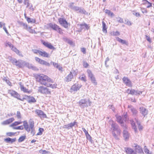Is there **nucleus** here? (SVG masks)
Here are the masks:
<instances>
[{"label":"nucleus","instance_id":"obj_1","mask_svg":"<svg viewBox=\"0 0 154 154\" xmlns=\"http://www.w3.org/2000/svg\"><path fill=\"white\" fill-rule=\"evenodd\" d=\"M37 79L42 85H45L47 82H52V80L46 75L41 74L38 75Z\"/></svg>","mask_w":154,"mask_h":154},{"label":"nucleus","instance_id":"obj_2","mask_svg":"<svg viewBox=\"0 0 154 154\" xmlns=\"http://www.w3.org/2000/svg\"><path fill=\"white\" fill-rule=\"evenodd\" d=\"M111 129L112 131V134L114 138L116 140H119V136L121 134V131L119 128L118 126H112Z\"/></svg>","mask_w":154,"mask_h":154},{"label":"nucleus","instance_id":"obj_3","mask_svg":"<svg viewBox=\"0 0 154 154\" xmlns=\"http://www.w3.org/2000/svg\"><path fill=\"white\" fill-rule=\"evenodd\" d=\"M79 104L81 108H84L85 107L90 106L91 104V102L88 99H83L79 101Z\"/></svg>","mask_w":154,"mask_h":154},{"label":"nucleus","instance_id":"obj_4","mask_svg":"<svg viewBox=\"0 0 154 154\" xmlns=\"http://www.w3.org/2000/svg\"><path fill=\"white\" fill-rule=\"evenodd\" d=\"M116 117L117 122L121 124L123 123L124 121H126L128 119V116L127 112L124 113L122 117L117 115H116Z\"/></svg>","mask_w":154,"mask_h":154},{"label":"nucleus","instance_id":"obj_5","mask_svg":"<svg viewBox=\"0 0 154 154\" xmlns=\"http://www.w3.org/2000/svg\"><path fill=\"white\" fill-rule=\"evenodd\" d=\"M48 26L50 28L57 31L60 34H62L63 33L62 30L57 25L54 23H50L48 24Z\"/></svg>","mask_w":154,"mask_h":154},{"label":"nucleus","instance_id":"obj_6","mask_svg":"<svg viewBox=\"0 0 154 154\" xmlns=\"http://www.w3.org/2000/svg\"><path fill=\"white\" fill-rule=\"evenodd\" d=\"M11 62L13 64L20 68H22L23 65L25 63L22 60H17L15 59H12Z\"/></svg>","mask_w":154,"mask_h":154},{"label":"nucleus","instance_id":"obj_7","mask_svg":"<svg viewBox=\"0 0 154 154\" xmlns=\"http://www.w3.org/2000/svg\"><path fill=\"white\" fill-rule=\"evenodd\" d=\"M38 90L39 92L42 94L46 95L51 94V92L45 87L40 86L38 87Z\"/></svg>","mask_w":154,"mask_h":154},{"label":"nucleus","instance_id":"obj_8","mask_svg":"<svg viewBox=\"0 0 154 154\" xmlns=\"http://www.w3.org/2000/svg\"><path fill=\"white\" fill-rule=\"evenodd\" d=\"M126 92L129 94H131L132 95L135 94L137 95L142 94V91L139 90L136 91L132 89H128L126 91Z\"/></svg>","mask_w":154,"mask_h":154},{"label":"nucleus","instance_id":"obj_9","mask_svg":"<svg viewBox=\"0 0 154 154\" xmlns=\"http://www.w3.org/2000/svg\"><path fill=\"white\" fill-rule=\"evenodd\" d=\"M87 72L88 74L89 77L91 79L92 82L94 85H96L97 84V82H96L94 76L91 71L90 69H88Z\"/></svg>","mask_w":154,"mask_h":154},{"label":"nucleus","instance_id":"obj_10","mask_svg":"<svg viewBox=\"0 0 154 154\" xmlns=\"http://www.w3.org/2000/svg\"><path fill=\"white\" fill-rule=\"evenodd\" d=\"M58 22L64 28H67L68 27L69 23L65 19L60 18L58 19Z\"/></svg>","mask_w":154,"mask_h":154},{"label":"nucleus","instance_id":"obj_11","mask_svg":"<svg viewBox=\"0 0 154 154\" xmlns=\"http://www.w3.org/2000/svg\"><path fill=\"white\" fill-rule=\"evenodd\" d=\"M81 87V85L79 84H75L72 85L70 90V91L71 93L76 91L79 89Z\"/></svg>","mask_w":154,"mask_h":154},{"label":"nucleus","instance_id":"obj_12","mask_svg":"<svg viewBox=\"0 0 154 154\" xmlns=\"http://www.w3.org/2000/svg\"><path fill=\"white\" fill-rule=\"evenodd\" d=\"M124 83L127 86L131 87L132 86V83L130 80L128 78L124 77L122 79Z\"/></svg>","mask_w":154,"mask_h":154},{"label":"nucleus","instance_id":"obj_13","mask_svg":"<svg viewBox=\"0 0 154 154\" xmlns=\"http://www.w3.org/2000/svg\"><path fill=\"white\" fill-rule=\"evenodd\" d=\"M8 93L9 94L11 95L12 96L17 98L18 99L20 100L19 98V97H20V95L15 91L9 90L8 91Z\"/></svg>","mask_w":154,"mask_h":154},{"label":"nucleus","instance_id":"obj_14","mask_svg":"<svg viewBox=\"0 0 154 154\" xmlns=\"http://www.w3.org/2000/svg\"><path fill=\"white\" fill-rule=\"evenodd\" d=\"M35 112L42 119L46 118V115L41 110L37 109L35 111Z\"/></svg>","mask_w":154,"mask_h":154},{"label":"nucleus","instance_id":"obj_15","mask_svg":"<svg viewBox=\"0 0 154 154\" xmlns=\"http://www.w3.org/2000/svg\"><path fill=\"white\" fill-rule=\"evenodd\" d=\"M123 134L125 140L126 141L128 140L130 137V135L127 130H126V129L123 130Z\"/></svg>","mask_w":154,"mask_h":154},{"label":"nucleus","instance_id":"obj_16","mask_svg":"<svg viewBox=\"0 0 154 154\" xmlns=\"http://www.w3.org/2000/svg\"><path fill=\"white\" fill-rule=\"evenodd\" d=\"M42 43L43 44L45 47H47L50 49H53L54 50L56 49V48L54 47L50 43H48L47 42H45V41H42Z\"/></svg>","mask_w":154,"mask_h":154},{"label":"nucleus","instance_id":"obj_17","mask_svg":"<svg viewBox=\"0 0 154 154\" xmlns=\"http://www.w3.org/2000/svg\"><path fill=\"white\" fill-rule=\"evenodd\" d=\"M124 150L127 154H135V152L133 149L130 147H125Z\"/></svg>","mask_w":154,"mask_h":154},{"label":"nucleus","instance_id":"obj_18","mask_svg":"<svg viewBox=\"0 0 154 154\" xmlns=\"http://www.w3.org/2000/svg\"><path fill=\"white\" fill-rule=\"evenodd\" d=\"M140 110L141 113L144 116L147 115L148 113V110L144 107H140Z\"/></svg>","mask_w":154,"mask_h":154},{"label":"nucleus","instance_id":"obj_19","mask_svg":"<svg viewBox=\"0 0 154 154\" xmlns=\"http://www.w3.org/2000/svg\"><path fill=\"white\" fill-rule=\"evenodd\" d=\"M19 84L20 85V88L21 90L22 91H23V92L25 93H27L28 94H30L31 93V91L29 90L28 89L24 87L23 85H21V82H20Z\"/></svg>","mask_w":154,"mask_h":154},{"label":"nucleus","instance_id":"obj_20","mask_svg":"<svg viewBox=\"0 0 154 154\" xmlns=\"http://www.w3.org/2000/svg\"><path fill=\"white\" fill-rule=\"evenodd\" d=\"M73 78V75L71 72L65 78L64 80L66 82H69L71 81L72 79Z\"/></svg>","mask_w":154,"mask_h":154},{"label":"nucleus","instance_id":"obj_21","mask_svg":"<svg viewBox=\"0 0 154 154\" xmlns=\"http://www.w3.org/2000/svg\"><path fill=\"white\" fill-rule=\"evenodd\" d=\"M14 120V118H11L3 122L2 123V124L3 125L9 124L13 122Z\"/></svg>","mask_w":154,"mask_h":154},{"label":"nucleus","instance_id":"obj_22","mask_svg":"<svg viewBox=\"0 0 154 154\" xmlns=\"http://www.w3.org/2000/svg\"><path fill=\"white\" fill-rule=\"evenodd\" d=\"M130 123L131 125H135L136 123L137 125H140V122L138 119L136 118H134V121L131 120L130 121Z\"/></svg>","mask_w":154,"mask_h":154},{"label":"nucleus","instance_id":"obj_23","mask_svg":"<svg viewBox=\"0 0 154 154\" xmlns=\"http://www.w3.org/2000/svg\"><path fill=\"white\" fill-rule=\"evenodd\" d=\"M72 10L75 11H77L81 13H84L85 11L84 10L80 8L77 6H75Z\"/></svg>","mask_w":154,"mask_h":154},{"label":"nucleus","instance_id":"obj_24","mask_svg":"<svg viewBox=\"0 0 154 154\" xmlns=\"http://www.w3.org/2000/svg\"><path fill=\"white\" fill-rule=\"evenodd\" d=\"M4 140L6 143H13L16 140V138L11 139L9 137H8L6 138Z\"/></svg>","mask_w":154,"mask_h":154},{"label":"nucleus","instance_id":"obj_25","mask_svg":"<svg viewBox=\"0 0 154 154\" xmlns=\"http://www.w3.org/2000/svg\"><path fill=\"white\" fill-rule=\"evenodd\" d=\"M128 107L130 108L133 115H136L137 114L138 112L137 110L131 106H128Z\"/></svg>","mask_w":154,"mask_h":154},{"label":"nucleus","instance_id":"obj_26","mask_svg":"<svg viewBox=\"0 0 154 154\" xmlns=\"http://www.w3.org/2000/svg\"><path fill=\"white\" fill-rule=\"evenodd\" d=\"M27 101L28 103H35L36 102V100L33 97L30 96H27Z\"/></svg>","mask_w":154,"mask_h":154},{"label":"nucleus","instance_id":"obj_27","mask_svg":"<svg viewBox=\"0 0 154 154\" xmlns=\"http://www.w3.org/2000/svg\"><path fill=\"white\" fill-rule=\"evenodd\" d=\"M135 151L136 152L141 153L142 152V149L141 148L137 145H136L135 146Z\"/></svg>","mask_w":154,"mask_h":154},{"label":"nucleus","instance_id":"obj_28","mask_svg":"<svg viewBox=\"0 0 154 154\" xmlns=\"http://www.w3.org/2000/svg\"><path fill=\"white\" fill-rule=\"evenodd\" d=\"M83 26H84L86 29L87 30L89 29L90 27L88 26V25L87 24L85 23H84L80 25V28L81 29V30H82L83 29V27H82Z\"/></svg>","mask_w":154,"mask_h":154},{"label":"nucleus","instance_id":"obj_29","mask_svg":"<svg viewBox=\"0 0 154 154\" xmlns=\"http://www.w3.org/2000/svg\"><path fill=\"white\" fill-rule=\"evenodd\" d=\"M105 12L106 14H107L109 16H110L111 17L114 16V14L113 13L109 10L106 9L105 10Z\"/></svg>","mask_w":154,"mask_h":154},{"label":"nucleus","instance_id":"obj_30","mask_svg":"<svg viewBox=\"0 0 154 154\" xmlns=\"http://www.w3.org/2000/svg\"><path fill=\"white\" fill-rule=\"evenodd\" d=\"M40 55L45 57H49V54L45 51H41Z\"/></svg>","mask_w":154,"mask_h":154},{"label":"nucleus","instance_id":"obj_31","mask_svg":"<svg viewBox=\"0 0 154 154\" xmlns=\"http://www.w3.org/2000/svg\"><path fill=\"white\" fill-rule=\"evenodd\" d=\"M26 20L28 23H34L35 22V20L34 19L28 17H26Z\"/></svg>","mask_w":154,"mask_h":154},{"label":"nucleus","instance_id":"obj_32","mask_svg":"<svg viewBox=\"0 0 154 154\" xmlns=\"http://www.w3.org/2000/svg\"><path fill=\"white\" fill-rule=\"evenodd\" d=\"M102 26H103V32L106 33L107 32V28L106 27V25L105 23L103 21H102Z\"/></svg>","mask_w":154,"mask_h":154},{"label":"nucleus","instance_id":"obj_33","mask_svg":"<svg viewBox=\"0 0 154 154\" xmlns=\"http://www.w3.org/2000/svg\"><path fill=\"white\" fill-rule=\"evenodd\" d=\"M116 39L117 41L123 44H126V42L124 40H122L118 37H117Z\"/></svg>","mask_w":154,"mask_h":154},{"label":"nucleus","instance_id":"obj_34","mask_svg":"<svg viewBox=\"0 0 154 154\" xmlns=\"http://www.w3.org/2000/svg\"><path fill=\"white\" fill-rule=\"evenodd\" d=\"M13 129L22 130L23 128V126H19L17 127H14L15 126H11Z\"/></svg>","mask_w":154,"mask_h":154},{"label":"nucleus","instance_id":"obj_35","mask_svg":"<svg viewBox=\"0 0 154 154\" xmlns=\"http://www.w3.org/2000/svg\"><path fill=\"white\" fill-rule=\"evenodd\" d=\"M5 45L6 46H9L11 48L13 47V45L9 42L6 41L5 43Z\"/></svg>","mask_w":154,"mask_h":154},{"label":"nucleus","instance_id":"obj_36","mask_svg":"<svg viewBox=\"0 0 154 154\" xmlns=\"http://www.w3.org/2000/svg\"><path fill=\"white\" fill-rule=\"evenodd\" d=\"M41 64L45 65L46 66H49L50 64L49 63H48L46 61L42 60Z\"/></svg>","mask_w":154,"mask_h":154},{"label":"nucleus","instance_id":"obj_37","mask_svg":"<svg viewBox=\"0 0 154 154\" xmlns=\"http://www.w3.org/2000/svg\"><path fill=\"white\" fill-rule=\"evenodd\" d=\"M20 24L22 26H23L25 29H27L28 26L26 24L23 22H20Z\"/></svg>","mask_w":154,"mask_h":154},{"label":"nucleus","instance_id":"obj_38","mask_svg":"<svg viewBox=\"0 0 154 154\" xmlns=\"http://www.w3.org/2000/svg\"><path fill=\"white\" fill-rule=\"evenodd\" d=\"M27 66L29 68L31 69L34 70H35L37 69L36 67L34 66L31 64H29L28 63L27 64Z\"/></svg>","mask_w":154,"mask_h":154},{"label":"nucleus","instance_id":"obj_39","mask_svg":"<svg viewBox=\"0 0 154 154\" xmlns=\"http://www.w3.org/2000/svg\"><path fill=\"white\" fill-rule=\"evenodd\" d=\"M32 51L35 54H39V55L40 54V52H41V51L35 49H32Z\"/></svg>","mask_w":154,"mask_h":154},{"label":"nucleus","instance_id":"obj_40","mask_svg":"<svg viewBox=\"0 0 154 154\" xmlns=\"http://www.w3.org/2000/svg\"><path fill=\"white\" fill-rule=\"evenodd\" d=\"M11 49L14 51L17 54H19L20 53L19 51L15 47H14V46L11 48Z\"/></svg>","mask_w":154,"mask_h":154},{"label":"nucleus","instance_id":"obj_41","mask_svg":"<svg viewBox=\"0 0 154 154\" xmlns=\"http://www.w3.org/2000/svg\"><path fill=\"white\" fill-rule=\"evenodd\" d=\"M79 79L81 80L84 81V82H86V81L85 76L84 75H81L79 77Z\"/></svg>","mask_w":154,"mask_h":154},{"label":"nucleus","instance_id":"obj_42","mask_svg":"<svg viewBox=\"0 0 154 154\" xmlns=\"http://www.w3.org/2000/svg\"><path fill=\"white\" fill-rule=\"evenodd\" d=\"M25 129L27 131L29 132L30 130L31 131V127L32 126H24Z\"/></svg>","mask_w":154,"mask_h":154},{"label":"nucleus","instance_id":"obj_43","mask_svg":"<svg viewBox=\"0 0 154 154\" xmlns=\"http://www.w3.org/2000/svg\"><path fill=\"white\" fill-rule=\"evenodd\" d=\"M24 4L26 5V8H28L30 5V3H29L28 0H24Z\"/></svg>","mask_w":154,"mask_h":154},{"label":"nucleus","instance_id":"obj_44","mask_svg":"<svg viewBox=\"0 0 154 154\" xmlns=\"http://www.w3.org/2000/svg\"><path fill=\"white\" fill-rule=\"evenodd\" d=\"M39 132L37 134V135H41L44 131V129L42 128H40L38 130Z\"/></svg>","mask_w":154,"mask_h":154},{"label":"nucleus","instance_id":"obj_45","mask_svg":"<svg viewBox=\"0 0 154 154\" xmlns=\"http://www.w3.org/2000/svg\"><path fill=\"white\" fill-rule=\"evenodd\" d=\"M26 137L24 136H22L19 139L18 141L19 142H21L23 141L25 139Z\"/></svg>","mask_w":154,"mask_h":154},{"label":"nucleus","instance_id":"obj_46","mask_svg":"<svg viewBox=\"0 0 154 154\" xmlns=\"http://www.w3.org/2000/svg\"><path fill=\"white\" fill-rule=\"evenodd\" d=\"M111 34L113 35L118 36L120 35V33L118 31L113 32H111Z\"/></svg>","mask_w":154,"mask_h":154},{"label":"nucleus","instance_id":"obj_47","mask_svg":"<svg viewBox=\"0 0 154 154\" xmlns=\"http://www.w3.org/2000/svg\"><path fill=\"white\" fill-rule=\"evenodd\" d=\"M39 152L42 154H45L48 153V152L45 150L41 149L39 151Z\"/></svg>","mask_w":154,"mask_h":154},{"label":"nucleus","instance_id":"obj_48","mask_svg":"<svg viewBox=\"0 0 154 154\" xmlns=\"http://www.w3.org/2000/svg\"><path fill=\"white\" fill-rule=\"evenodd\" d=\"M53 66L55 67H56L58 69L60 70V66L58 65V63H55L54 62L53 63Z\"/></svg>","mask_w":154,"mask_h":154},{"label":"nucleus","instance_id":"obj_49","mask_svg":"<svg viewBox=\"0 0 154 154\" xmlns=\"http://www.w3.org/2000/svg\"><path fill=\"white\" fill-rule=\"evenodd\" d=\"M74 3L73 2L70 3L69 4V7L70 8L73 9V8H74V7L75 6L74 5Z\"/></svg>","mask_w":154,"mask_h":154},{"label":"nucleus","instance_id":"obj_50","mask_svg":"<svg viewBox=\"0 0 154 154\" xmlns=\"http://www.w3.org/2000/svg\"><path fill=\"white\" fill-rule=\"evenodd\" d=\"M22 122H15L14 123H13L11 125H18L21 124Z\"/></svg>","mask_w":154,"mask_h":154},{"label":"nucleus","instance_id":"obj_51","mask_svg":"<svg viewBox=\"0 0 154 154\" xmlns=\"http://www.w3.org/2000/svg\"><path fill=\"white\" fill-rule=\"evenodd\" d=\"M15 133L13 132H8L6 133V134L8 136H11L14 135Z\"/></svg>","mask_w":154,"mask_h":154},{"label":"nucleus","instance_id":"obj_52","mask_svg":"<svg viewBox=\"0 0 154 154\" xmlns=\"http://www.w3.org/2000/svg\"><path fill=\"white\" fill-rule=\"evenodd\" d=\"M144 151L146 154H152L151 152H150L149 150L147 148L145 149Z\"/></svg>","mask_w":154,"mask_h":154},{"label":"nucleus","instance_id":"obj_53","mask_svg":"<svg viewBox=\"0 0 154 154\" xmlns=\"http://www.w3.org/2000/svg\"><path fill=\"white\" fill-rule=\"evenodd\" d=\"M17 116L18 119H20L21 118V114L20 112L17 111Z\"/></svg>","mask_w":154,"mask_h":154},{"label":"nucleus","instance_id":"obj_54","mask_svg":"<svg viewBox=\"0 0 154 154\" xmlns=\"http://www.w3.org/2000/svg\"><path fill=\"white\" fill-rule=\"evenodd\" d=\"M26 29L31 33H33V30L30 27H29L28 28L27 27V29Z\"/></svg>","mask_w":154,"mask_h":154},{"label":"nucleus","instance_id":"obj_55","mask_svg":"<svg viewBox=\"0 0 154 154\" xmlns=\"http://www.w3.org/2000/svg\"><path fill=\"white\" fill-rule=\"evenodd\" d=\"M29 125H34V123L32 120L30 119L29 121Z\"/></svg>","mask_w":154,"mask_h":154},{"label":"nucleus","instance_id":"obj_56","mask_svg":"<svg viewBox=\"0 0 154 154\" xmlns=\"http://www.w3.org/2000/svg\"><path fill=\"white\" fill-rule=\"evenodd\" d=\"M83 66L85 68H87L88 66V64L86 62H84L83 63Z\"/></svg>","mask_w":154,"mask_h":154},{"label":"nucleus","instance_id":"obj_57","mask_svg":"<svg viewBox=\"0 0 154 154\" xmlns=\"http://www.w3.org/2000/svg\"><path fill=\"white\" fill-rule=\"evenodd\" d=\"M81 51L84 54H85L86 53V49L84 48H81Z\"/></svg>","mask_w":154,"mask_h":154},{"label":"nucleus","instance_id":"obj_58","mask_svg":"<svg viewBox=\"0 0 154 154\" xmlns=\"http://www.w3.org/2000/svg\"><path fill=\"white\" fill-rule=\"evenodd\" d=\"M34 126H32V127H31V134L33 135H34L35 134V132L33 130V127Z\"/></svg>","mask_w":154,"mask_h":154},{"label":"nucleus","instance_id":"obj_59","mask_svg":"<svg viewBox=\"0 0 154 154\" xmlns=\"http://www.w3.org/2000/svg\"><path fill=\"white\" fill-rule=\"evenodd\" d=\"M141 11L143 13H147L146 10L144 8H141Z\"/></svg>","mask_w":154,"mask_h":154},{"label":"nucleus","instance_id":"obj_60","mask_svg":"<svg viewBox=\"0 0 154 154\" xmlns=\"http://www.w3.org/2000/svg\"><path fill=\"white\" fill-rule=\"evenodd\" d=\"M85 135H86V137L87 139H89V140H90L91 139V136H90V135L88 134V133L86 134H85Z\"/></svg>","mask_w":154,"mask_h":154},{"label":"nucleus","instance_id":"obj_61","mask_svg":"<svg viewBox=\"0 0 154 154\" xmlns=\"http://www.w3.org/2000/svg\"><path fill=\"white\" fill-rule=\"evenodd\" d=\"M56 86H57V84H51V86L50 87L52 88L53 89H54V88H56Z\"/></svg>","mask_w":154,"mask_h":154},{"label":"nucleus","instance_id":"obj_62","mask_svg":"<svg viewBox=\"0 0 154 154\" xmlns=\"http://www.w3.org/2000/svg\"><path fill=\"white\" fill-rule=\"evenodd\" d=\"M133 14L134 15H135L136 17H137L140 16V14L139 13L134 12Z\"/></svg>","mask_w":154,"mask_h":154},{"label":"nucleus","instance_id":"obj_63","mask_svg":"<svg viewBox=\"0 0 154 154\" xmlns=\"http://www.w3.org/2000/svg\"><path fill=\"white\" fill-rule=\"evenodd\" d=\"M5 82L9 85L11 86V83L8 80H6Z\"/></svg>","mask_w":154,"mask_h":154},{"label":"nucleus","instance_id":"obj_64","mask_svg":"<svg viewBox=\"0 0 154 154\" xmlns=\"http://www.w3.org/2000/svg\"><path fill=\"white\" fill-rule=\"evenodd\" d=\"M146 39L147 40V41H148L149 42H151L150 38L149 37H148L147 35H146Z\"/></svg>","mask_w":154,"mask_h":154}]
</instances>
